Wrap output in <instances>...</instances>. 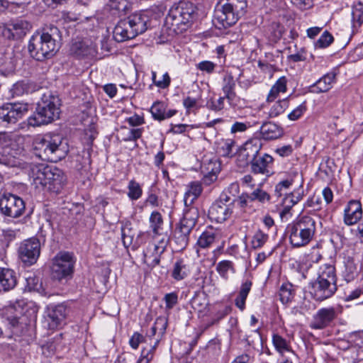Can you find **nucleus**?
Instances as JSON below:
<instances>
[{
	"instance_id": "obj_1",
	"label": "nucleus",
	"mask_w": 363,
	"mask_h": 363,
	"mask_svg": "<svg viewBox=\"0 0 363 363\" xmlns=\"http://www.w3.org/2000/svg\"><path fill=\"white\" fill-rule=\"evenodd\" d=\"M60 32L54 25L46 26L42 33L33 35L29 40L28 49L30 56L38 61L52 58L58 51Z\"/></svg>"
},
{
	"instance_id": "obj_2",
	"label": "nucleus",
	"mask_w": 363,
	"mask_h": 363,
	"mask_svg": "<svg viewBox=\"0 0 363 363\" xmlns=\"http://www.w3.org/2000/svg\"><path fill=\"white\" fill-rule=\"evenodd\" d=\"M35 155L43 160L57 162L68 152L67 143L60 135H38L33 141Z\"/></svg>"
},
{
	"instance_id": "obj_3",
	"label": "nucleus",
	"mask_w": 363,
	"mask_h": 363,
	"mask_svg": "<svg viewBox=\"0 0 363 363\" xmlns=\"http://www.w3.org/2000/svg\"><path fill=\"white\" fill-rule=\"evenodd\" d=\"M60 99L50 91L43 94L38 102L34 114L28 118L30 126H40L52 123L59 118L60 113Z\"/></svg>"
},
{
	"instance_id": "obj_4",
	"label": "nucleus",
	"mask_w": 363,
	"mask_h": 363,
	"mask_svg": "<svg viewBox=\"0 0 363 363\" xmlns=\"http://www.w3.org/2000/svg\"><path fill=\"white\" fill-rule=\"evenodd\" d=\"M246 7L245 0H220L215 9L213 24L220 30L233 26Z\"/></svg>"
},
{
	"instance_id": "obj_5",
	"label": "nucleus",
	"mask_w": 363,
	"mask_h": 363,
	"mask_svg": "<svg viewBox=\"0 0 363 363\" xmlns=\"http://www.w3.org/2000/svg\"><path fill=\"white\" fill-rule=\"evenodd\" d=\"M31 177L34 183L41 185L50 192L58 194L62 189L66 177L59 168L51 166H37L32 169Z\"/></svg>"
},
{
	"instance_id": "obj_6",
	"label": "nucleus",
	"mask_w": 363,
	"mask_h": 363,
	"mask_svg": "<svg viewBox=\"0 0 363 363\" xmlns=\"http://www.w3.org/2000/svg\"><path fill=\"white\" fill-rule=\"evenodd\" d=\"M196 7L187 1H179L169 9L165 18V23L176 33L186 30L195 14Z\"/></svg>"
},
{
	"instance_id": "obj_7",
	"label": "nucleus",
	"mask_w": 363,
	"mask_h": 363,
	"mask_svg": "<svg viewBox=\"0 0 363 363\" xmlns=\"http://www.w3.org/2000/svg\"><path fill=\"white\" fill-rule=\"evenodd\" d=\"M262 143L259 139H252L245 145V156L250 163L251 172L255 175L262 174L266 177L270 175V167L273 164V157L268 155H260Z\"/></svg>"
},
{
	"instance_id": "obj_8",
	"label": "nucleus",
	"mask_w": 363,
	"mask_h": 363,
	"mask_svg": "<svg viewBox=\"0 0 363 363\" xmlns=\"http://www.w3.org/2000/svg\"><path fill=\"white\" fill-rule=\"evenodd\" d=\"M75 260L72 253L60 252L53 259L52 277L54 279L62 280L73 273Z\"/></svg>"
},
{
	"instance_id": "obj_9",
	"label": "nucleus",
	"mask_w": 363,
	"mask_h": 363,
	"mask_svg": "<svg viewBox=\"0 0 363 363\" xmlns=\"http://www.w3.org/2000/svg\"><path fill=\"white\" fill-rule=\"evenodd\" d=\"M40 254V242L33 237L22 241L18 248V255L21 262L26 266L35 264Z\"/></svg>"
},
{
	"instance_id": "obj_10",
	"label": "nucleus",
	"mask_w": 363,
	"mask_h": 363,
	"mask_svg": "<svg viewBox=\"0 0 363 363\" xmlns=\"http://www.w3.org/2000/svg\"><path fill=\"white\" fill-rule=\"evenodd\" d=\"M26 209L24 201L13 194L4 195L0 199V211L9 217L18 218Z\"/></svg>"
},
{
	"instance_id": "obj_11",
	"label": "nucleus",
	"mask_w": 363,
	"mask_h": 363,
	"mask_svg": "<svg viewBox=\"0 0 363 363\" xmlns=\"http://www.w3.org/2000/svg\"><path fill=\"white\" fill-rule=\"evenodd\" d=\"M28 111V104L7 103L0 107V123L14 124Z\"/></svg>"
},
{
	"instance_id": "obj_12",
	"label": "nucleus",
	"mask_w": 363,
	"mask_h": 363,
	"mask_svg": "<svg viewBox=\"0 0 363 363\" xmlns=\"http://www.w3.org/2000/svg\"><path fill=\"white\" fill-rule=\"evenodd\" d=\"M340 313V311L337 307L320 308L313 317L311 328L322 330L328 327L337 318Z\"/></svg>"
},
{
	"instance_id": "obj_13",
	"label": "nucleus",
	"mask_w": 363,
	"mask_h": 363,
	"mask_svg": "<svg viewBox=\"0 0 363 363\" xmlns=\"http://www.w3.org/2000/svg\"><path fill=\"white\" fill-rule=\"evenodd\" d=\"M337 285H330L316 279L309 284L308 291L316 301H323L330 298L337 291Z\"/></svg>"
},
{
	"instance_id": "obj_14",
	"label": "nucleus",
	"mask_w": 363,
	"mask_h": 363,
	"mask_svg": "<svg viewBox=\"0 0 363 363\" xmlns=\"http://www.w3.org/2000/svg\"><path fill=\"white\" fill-rule=\"evenodd\" d=\"M131 35L143 34L150 27V18L147 12L135 13L126 18Z\"/></svg>"
},
{
	"instance_id": "obj_15",
	"label": "nucleus",
	"mask_w": 363,
	"mask_h": 363,
	"mask_svg": "<svg viewBox=\"0 0 363 363\" xmlns=\"http://www.w3.org/2000/svg\"><path fill=\"white\" fill-rule=\"evenodd\" d=\"M69 313V308L65 303L52 305L48 307V318L49 328L55 329L65 324L67 315Z\"/></svg>"
},
{
	"instance_id": "obj_16",
	"label": "nucleus",
	"mask_w": 363,
	"mask_h": 363,
	"mask_svg": "<svg viewBox=\"0 0 363 363\" xmlns=\"http://www.w3.org/2000/svg\"><path fill=\"white\" fill-rule=\"evenodd\" d=\"M287 231L289 242L294 247L298 248L306 246L313 240L311 236L301 230L295 223L288 225Z\"/></svg>"
},
{
	"instance_id": "obj_17",
	"label": "nucleus",
	"mask_w": 363,
	"mask_h": 363,
	"mask_svg": "<svg viewBox=\"0 0 363 363\" xmlns=\"http://www.w3.org/2000/svg\"><path fill=\"white\" fill-rule=\"evenodd\" d=\"M70 53L77 58H92L96 56V45L89 40L76 41L70 48Z\"/></svg>"
},
{
	"instance_id": "obj_18",
	"label": "nucleus",
	"mask_w": 363,
	"mask_h": 363,
	"mask_svg": "<svg viewBox=\"0 0 363 363\" xmlns=\"http://www.w3.org/2000/svg\"><path fill=\"white\" fill-rule=\"evenodd\" d=\"M234 213V208L223 204L221 201H215L208 210V218L217 223H223Z\"/></svg>"
},
{
	"instance_id": "obj_19",
	"label": "nucleus",
	"mask_w": 363,
	"mask_h": 363,
	"mask_svg": "<svg viewBox=\"0 0 363 363\" xmlns=\"http://www.w3.org/2000/svg\"><path fill=\"white\" fill-rule=\"evenodd\" d=\"M362 218V208L359 201L351 200L344 211V222L347 225L356 224Z\"/></svg>"
},
{
	"instance_id": "obj_20",
	"label": "nucleus",
	"mask_w": 363,
	"mask_h": 363,
	"mask_svg": "<svg viewBox=\"0 0 363 363\" xmlns=\"http://www.w3.org/2000/svg\"><path fill=\"white\" fill-rule=\"evenodd\" d=\"M261 138L264 140H274L284 135V129L277 123L267 121L262 123L259 129Z\"/></svg>"
},
{
	"instance_id": "obj_21",
	"label": "nucleus",
	"mask_w": 363,
	"mask_h": 363,
	"mask_svg": "<svg viewBox=\"0 0 363 363\" xmlns=\"http://www.w3.org/2000/svg\"><path fill=\"white\" fill-rule=\"evenodd\" d=\"M191 231L192 229H188L187 227L179 223L174 230L172 238V242L175 245L176 250L181 251L187 247Z\"/></svg>"
},
{
	"instance_id": "obj_22",
	"label": "nucleus",
	"mask_w": 363,
	"mask_h": 363,
	"mask_svg": "<svg viewBox=\"0 0 363 363\" xmlns=\"http://www.w3.org/2000/svg\"><path fill=\"white\" fill-rule=\"evenodd\" d=\"M336 75L337 74L334 71L325 74L310 86V91L315 94L328 91L332 88V84L335 81Z\"/></svg>"
},
{
	"instance_id": "obj_23",
	"label": "nucleus",
	"mask_w": 363,
	"mask_h": 363,
	"mask_svg": "<svg viewBox=\"0 0 363 363\" xmlns=\"http://www.w3.org/2000/svg\"><path fill=\"white\" fill-rule=\"evenodd\" d=\"M128 25V21L126 18L119 21L116 24L113 31V37L116 41L122 43L136 37L135 35L130 34V28Z\"/></svg>"
},
{
	"instance_id": "obj_24",
	"label": "nucleus",
	"mask_w": 363,
	"mask_h": 363,
	"mask_svg": "<svg viewBox=\"0 0 363 363\" xmlns=\"http://www.w3.org/2000/svg\"><path fill=\"white\" fill-rule=\"evenodd\" d=\"M199 217V208L192 205L185 206L183 218L179 224L187 227L188 229H192L195 227Z\"/></svg>"
},
{
	"instance_id": "obj_25",
	"label": "nucleus",
	"mask_w": 363,
	"mask_h": 363,
	"mask_svg": "<svg viewBox=\"0 0 363 363\" xmlns=\"http://www.w3.org/2000/svg\"><path fill=\"white\" fill-rule=\"evenodd\" d=\"M166 109V104L162 101H157L152 104L150 108V112L153 118L160 121L169 118L177 113V111L174 109H170L167 111Z\"/></svg>"
},
{
	"instance_id": "obj_26",
	"label": "nucleus",
	"mask_w": 363,
	"mask_h": 363,
	"mask_svg": "<svg viewBox=\"0 0 363 363\" xmlns=\"http://www.w3.org/2000/svg\"><path fill=\"white\" fill-rule=\"evenodd\" d=\"M3 291L13 289L17 284L16 273L11 269L0 267Z\"/></svg>"
},
{
	"instance_id": "obj_27",
	"label": "nucleus",
	"mask_w": 363,
	"mask_h": 363,
	"mask_svg": "<svg viewBox=\"0 0 363 363\" xmlns=\"http://www.w3.org/2000/svg\"><path fill=\"white\" fill-rule=\"evenodd\" d=\"M294 223L313 238L316 230V221L312 216L307 215L298 216Z\"/></svg>"
},
{
	"instance_id": "obj_28",
	"label": "nucleus",
	"mask_w": 363,
	"mask_h": 363,
	"mask_svg": "<svg viewBox=\"0 0 363 363\" xmlns=\"http://www.w3.org/2000/svg\"><path fill=\"white\" fill-rule=\"evenodd\" d=\"M107 6L113 15H125L131 9V0H108Z\"/></svg>"
},
{
	"instance_id": "obj_29",
	"label": "nucleus",
	"mask_w": 363,
	"mask_h": 363,
	"mask_svg": "<svg viewBox=\"0 0 363 363\" xmlns=\"http://www.w3.org/2000/svg\"><path fill=\"white\" fill-rule=\"evenodd\" d=\"M317 279L325 281L330 285H337L335 268L330 264H325L320 267Z\"/></svg>"
},
{
	"instance_id": "obj_30",
	"label": "nucleus",
	"mask_w": 363,
	"mask_h": 363,
	"mask_svg": "<svg viewBox=\"0 0 363 363\" xmlns=\"http://www.w3.org/2000/svg\"><path fill=\"white\" fill-rule=\"evenodd\" d=\"M9 30L13 37L20 39L25 36L27 32L31 28V25L26 21L16 20L9 25Z\"/></svg>"
},
{
	"instance_id": "obj_31",
	"label": "nucleus",
	"mask_w": 363,
	"mask_h": 363,
	"mask_svg": "<svg viewBox=\"0 0 363 363\" xmlns=\"http://www.w3.org/2000/svg\"><path fill=\"white\" fill-rule=\"evenodd\" d=\"M203 191L202 186L199 182H191L188 190L186 191L184 197L185 206L192 205L194 201L201 195Z\"/></svg>"
},
{
	"instance_id": "obj_32",
	"label": "nucleus",
	"mask_w": 363,
	"mask_h": 363,
	"mask_svg": "<svg viewBox=\"0 0 363 363\" xmlns=\"http://www.w3.org/2000/svg\"><path fill=\"white\" fill-rule=\"evenodd\" d=\"M360 272V268L358 264L351 257H347L345 261V270L343 271V277L345 279L350 282L358 277Z\"/></svg>"
},
{
	"instance_id": "obj_33",
	"label": "nucleus",
	"mask_w": 363,
	"mask_h": 363,
	"mask_svg": "<svg viewBox=\"0 0 363 363\" xmlns=\"http://www.w3.org/2000/svg\"><path fill=\"white\" fill-rule=\"evenodd\" d=\"M235 82L231 74H227L224 77L223 80L222 90L229 103H231L236 96L235 91Z\"/></svg>"
},
{
	"instance_id": "obj_34",
	"label": "nucleus",
	"mask_w": 363,
	"mask_h": 363,
	"mask_svg": "<svg viewBox=\"0 0 363 363\" xmlns=\"http://www.w3.org/2000/svg\"><path fill=\"white\" fill-rule=\"evenodd\" d=\"M252 285V283L250 280H246L244 281L242 284L239 294L235 300V306L241 311H243L245 308V301L251 290Z\"/></svg>"
},
{
	"instance_id": "obj_35",
	"label": "nucleus",
	"mask_w": 363,
	"mask_h": 363,
	"mask_svg": "<svg viewBox=\"0 0 363 363\" xmlns=\"http://www.w3.org/2000/svg\"><path fill=\"white\" fill-rule=\"evenodd\" d=\"M363 23V4L358 2L353 5L352 8V24L353 31L357 29Z\"/></svg>"
},
{
	"instance_id": "obj_36",
	"label": "nucleus",
	"mask_w": 363,
	"mask_h": 363,
	"mask_svg": "<svg viewBox=\"0 0 363 363\" xmlns=\"http://www.w3.org/2000/svg\"><path fill=\"white\" fill-rule=\"evenodd\" d=\"M216 269L219 275L225 280L229 279L230 274L235 273L234 263L230 260H223L219 262L216 264Z\"/></svg>"
},
{
	"instance_id": "obj_37",
	"label": "nucleus",
	"mask_w": 363,
	"mask_h": 363,
	"mask_svg": "<svg viewBox=\"0 0 363 363\" xmlns=\"http://www.w3.org/2000/svg\"><path fill=\"white\" fill-rule=\"evenodd\" d=\"M190 304L194 311L199 313L204 312L208 305L206 294L203 292L195 293L194 296L190 301Z\"/></svg>"
},
{
	"instance_id": "obj_38",
	"label": "nucleus",
	"mask_w": 363,
	"mask_h": 363,
	"mask_svg": "<svg viewBox=\"0 0 363 363\" xmlns=\"http://www.w3.org/2000/svg\"><path fill=\"white\" fill-rule=\"evenodd\" d=\"M216 233L213 229L205 230L197 240V245L201 248L209 247L216 240Z\"/></svg>"
},
{
	"instance_id": "obj_39",
	"label": "nucleus",
	"mask_w": 363,
	"mask_h": 363,
	"mask_svg": "<svg viewBox=\"0 0 363 363\" xmlns=\"http://www.w3.org/2000/svg\"><path fill=\"white\" fill-rule=\"evenodd\" d=\"M295 295L294 286L291 283H284L279 289L280 300L283 303H288L292 301Z\"/></svg>"
},
{
	"instance_id": "obj_40",
	"label": "nucleus",
	"mask_w": 363,
	"mask_h": 363,
	"mask_svg": "<svg viewBox=\"0 0 363 363\" xmlns=\"http://www.w3.org/2000/svg\"><path fill=\"white\" fill-rule=\"evenodd\" d=\"M235 206H238L240 208L239 212H238V211H234L235 217H242V214L245 212V208L247 206L248 203L252 202L250 194L249 193H242L238 197V199H235Z\"/></svg>"
},
{
	"instance_id": "obj_41",
	"label": "nucleus",
	"mask_w": 363,
	"mask_h": 363,
	"mask_svg": "<svg viewBox=\"0 0 363 363\" xmlns=\"http://www.w3.org/2000/svg\"><path fill=\"white\" fill-rule=\"evenodd\" d=\"M172 276L177 281L182 280L187 276L186 267L182 259H178L174 263Z\"/></svg>"
},
{
	"instance_id": "obj_42",
	"label": "nucleus",
	"mask_w": 363,
	"mask_h": 363,
	"mask_svg": "<svg viewBox=\"0 0 363 363\" xmlns=\"http://www.w3.org/2000/svg\"><path fill=\"white\" fill-rule=\"evenodd\" d=\"M272 342L276 350L279 353L283 354L286 352L291 351V346L289 342H288L286 340L278 334L273 335Z\"/></svg>"
},
{
	"instance_id": "obj_43",
	"label": "nucleus",
	"mask_w": 363,
	"mask_h": 363,
	"mask_svg": "<svg viewBox=\"0 0 363 363\" xmlns=\"http://www.w3.org/2000/svg\"><path fill=\"white\" fill-rule=\"evenodd\" d=\"M289 100L288 99H284L282 100H279L276 102L270 108L269 111V118H276L279 116L281 113H284V111L289 106Z\"/></svg>"
},
{
	"instance_id": "obj_44",
	"label": "nucleus",
	"mask_w": 363,
	"mask_h": 363,
	"mask_svg": "<svg viewBox=\"0 0 363 363\" xmlns=\"http://www.w3.org/2000/svg\"><path fill=\"white\" fill-rule=\"evenodd\" d=\"M160 342V339H156L153 345H150L148 348L144 347L142 350L141 358L138 361V363H149L154 357L155 350Z\"/></svg>"
},
{
	"instance_id": "obj_45",
	"label": "nucleus",
	"mask_w": 363,
	"mask_h": 363,
	"mask_svg": "<svg viewBox=\"0 0 363 363\" xmlns=\"http://www.w3.org/2000/svg\"><path fill=\"white\" fill-rule=\"evenodd\" d=\"M150 227L154 234L157 235L162 228L163 219L161 213L158 211H153L150 217Z\"/></svg>"
},
{
	"instance_id": "obj_46",
	"label": "nucleus",
	"mask_w": 363,
	"mask_h": 363,
	"mask_svg": "<svg viewBox=\"0 0 363 363\" xmlns=\"http://www.w3.org/2000/svg\"><path fill=\"white\" fill-rule=\"evenodd\" d=\"M128 196L131 200H138L143 194V190L140 185L135 180L129 182Z\"/></svg>"
},
{
	"instance_id": "obj_47",
	"label": "nucleus",
	"mask_w": 363,
	"mask_h": 363,
	"mask_svg": "<svg viewBox=\"0 0 363 363\" xmlns=\"http://www.w3.org/2000/svg\"><path fill=\"white\" fill-rule=\"evenodd\" d=\"M134 233L129 225H125L121 228L122 242L125 248L133 245Z\"/></svg>"
},
{
	"instance_id": "obj_48",
	"label": "nucleus",
	"mask_w": 363,
	"mask_h": 363,
	"mask_svg": "<svg viewBox=\"0 0 363 363\" xmlns=\"http://www.w3.org/2000/svg\"><path fill=\"white\" fill-rule=\"evenodd\" d=\"M249 194L252 202L258 201L262 203H264L266 202H269L271 199L270 195L267 192L263 191L260 187L257 188Z\"/></svg>"
},
{
	"instance_id": "obj_49",
	"label": "nucleus",
	"mask_w": 363,
	"mask_h": 363,
	"mask_svg": "<svg viewBox=\"0 0 363 363\" xmlns=\"http://www.w3.org/2000/svg\"><path fill=\"white\" fill-rule=\"evenodd\" d=\"M268 238L269 236L267 233H264L262 230H258L252 240V247L255 249L262 247L267 242Z\"/></svg>"
},
{
	"instance_id": "obj_50",
	"label": "nucleus",
	"mask_w": 363,
	"mask_h": 363,
	"mask_svg": "<svg viewBox=\"0 0 363 363\" xmlns=\"http://www.w3.org/2000/svg\"><path fill=\"white\" fill-rule=\"evenodd\" d=\"M245 340L247 345L253 348H255L257 345L262 344V336L259 329L251 330L250 334L245 335Z\"/></svg>"
},
{
	"instance_id": "obj_51",
	"label": "nucleus",
	"mask_w": 363,
	"mask_h": 363,
	"mask_svg": "<svg viewBox=\"0 0 363 363\" xmlns=\"http://www.w3.org/2000/svg\"><path fill=\"white\" fill-rule=\"evenodd\" d=\"M333 41V35L327 30L324 31L319 39L315 43L316 48H325Z\"/></svg>"
},
{
	"instance_id": "obj_52",
	"label": "nucleus",
	"mask_w": 363,
	"mask_h": 363,
	"mask_svg": "<svg viewBox=\"0 0 363 363\" xmlns=\"http://www.w3.org/2000/svg\"><path fill=\"white\" fill-rule=\"evenodd\" d=\"M269 31L271 40L277 42L282 37L284 27L278 23L273 22L269 26Z\"/></svg>"
},
{
	"instance_id": "obj_53",
	"label": "nucleus",
	"mask_w": 363,
	"mask_h": 363,
	"mask_svg": "<svg viewBox=\"0 0 363 363\" xmlns=\"http://www.w3.org/2000/svg\"><path fill=\"white\" fill-rule=\"evenodd\" d=\"M168 320L167 318L165 316H159L156 318L154 325L156 329L158 330V338L160 340L164 335L166 332V329L167 327Z\"/></svg>"
},
{
	"instance_id": "obj_54",
	"label": "nucleus",
	"mask_w": 363,
	"mask_h": 363,
	"mask_svg": "<svg viewBox=\"0 0 363 363\" xmlns=\"http://www.w3.org/2000/svg\"><path fill=\"white\" fill-rule=\"evenodd\" d=\"M235 142L231 139H228L223 142L222 145L219 147V152L223 157H232L233 156V147Z\"/></svg>"
},
{
	"instance_id": "obj_55",
	"label": "nucleus",
	"mask_w": 363,
	"mask_h": 363,
	"mask_svg": "<svg viewBox=\"0 0 363 363\" xmlns=\"http://www.w3.org/2000/svg\"><path fill=\"white\" fill-rule=\"evenodd\" d=\"M26 288L29 291H38L41 288V283L39 278L35 276H30L26 278Z\"/></svg>"
},
{
	"instance_id": "obj_56",
	"label": "nucleus",
	"mask_w": 363,
	"mask_h": 363,
	"mask_svg": "<svg viewBox=\"0 0 363 363\" xmlns=\"http://www.w3.org/2000/svg\"><path fill=\"white\" fill-rule=\"evenodd\" d=\"M306 102L304 101L288 115V118L291 121L298 120L306 111Z\"/></svg>"
},
{
	"instance_id": "obj_57",
	"label": "nucleus",
	"mask_w": 363,
	"mask_h": 363,
	"mask_svg": "<svg viewBox=\"0 0 363 363\" xmlns=\"http://www.w3.org/2000/svg\"><path fill=\"white\" fill-rule=\"evenodd\" d=\"M226 98L224 96L220 97L216 101L213 100L208 101L206 106L208 108L214 111H219L224 108V101Z\"/></svg>"
},
{
	"instance_id": "obj_58",
	"label": "nucleus",
	"mask_w": 363,
	"mask_h": 363,
	"mask_svg": "<svg viewBox=\"0 0 363 363\" xmlns=\"http://www.w3.org/2000/svg\"><path fill=\"white\" fill-rule=\"evenodd\" d=\"M292 4L300 10H308L313 6L314 0H291Z\"/></svg>"
},
{
	"instance_id": "obj_59",
	"label": "nucleus",
	"mask_w": 363,
	"mask_h": 363,
	"mask_svg": "<svg viewBox=\"0 0 363 363\" xmlns=\"http://www.w3.org/2000/svg\"><path fill=\"white\" fill-rule=\"evenodd\" d=\"M250 127L251 125L250 122H235L231 126L230 132L233 134H235L237 133H243Z\"/></svg>"
},
{
	"instance_id": "obj_60",
	"label": "nucleus",
	"mask_w": 363,
	"mask_h": 363,
	"mask_svg": "<svg viewBox=\"0 0 363 363\" xmlns=\"http://www.w3.org/2000/svg\"><path fill=\"white\" fill-rule=\"evenodd\" d=\"M164 300L165 301L166 308L172 309L178 302V296L174 292L167 294L164 297Z\"/></svg>"
},
{
	"instance_id": "obj_61",
	"label": "nucleus",
	"mask_w": 363,
	"mask_h": 363,
	"mask_svg": "<svg viewBox=\"0 0 363 363\" xmlns=\"http://www.w3.org/2000/svg\"><path fill=\"white\" fill-rule=\"evenodd\" d=\"M198 69L208 74L214 71L216 65L211 61H202L197 65Z\"/></svg>"
},
{
	"instance_id": "obj_62",
	"label": "nucleus",
	"mask_w": 363,
	"mask_h": 363,
	"mask_svg": "<svg viewBox=\"0 0 363 363\" xmlns=\"http://www.w3.org/2000/svg\"><path fill=\"white\" fill-rule=\"evenodd\" d=\"M145 340V337L143 335L135 333L130 339L129 343L133 349H137L140 343Z\"/></svg>"
},
{
	"instance_id": "obj_63",
	"label": "nucleus",
	"mask_w": 363,
	"mask_h": 363,
	"mask_svg": "<svg viewBox=\"0 0 363 363\" xmlns=\"http://www.w3.org/2000/svg\"><path fill=\"white\" fill-rule=\"evenodd\" d=\"M292 181L286 179L279 182L275 186V192L278 196H281L282 195V191L284 189H289L291 185Z\"/></svg>"
},
{
	"instance_id": "obj_64",
	"label": "nucleus",
	"mask_w": 363,
	"mask_h": 363,
	"mask_svg": "<svg viewBox=\"0 0 363 363\" xmlns=\"http://www.w3.org/2000/svg\"><path fill=\"white\" fill-rule=\"evenodd\" d=\"M286 78L285 77H280L276 83L272 86L275 91L278 92H285L286 91Z\"/></svg>"
}]
</instances>
